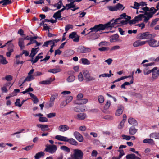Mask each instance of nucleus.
<instances>
[{
    "label": "nucleus",
    "mask_w": 159,
    "mask_h": 159,
    "mask_svg": "<svg viewBox=\"0 0 159 159\" xmlns=\"http://www.w3.org/2000/svg\"><path fill=\"white\" fill-rule=\"evenodd\" d=\"M143 142L144 143H148L151 145H153L155 144L154 141L151 139H145L143 140Z\"/></svg>",
    "instance_id": "nucleus-23"
},
{
    "label": "nucleus",
    "mask_w": 159,
    "mask_h": 159,
    "mask_svg": "<svg viewBox=\"0 0 159 159\" xmlns=\"http://www.w3.org/2000/svg\"><path fill=\"white\" fill-rule=\"evenodd\" d=\"M152 77L154 80L157 79L159 76V70L157 67H156L151 70Z\"/></svg>",
    "instance_id": "nucleus-10"
},
{
    "label": "nucleus",
    "mask_w": 159,
    "mask_h": 159,
    "mask_svg": "<svg viewBox=\"0 0 159 159\" xmlns=\"http://www.w3.org/2000/svg\"><path fill=\"white\" fill-rule=\"evenodd\" d=\"M125 122L124 121H121L118 125V128L120 129H122L124 126Z\"/></svg>",
    "instance_id": "nucleus-52"
},
{
    "label": "nucleus",
    "mask_w": 159,
    "mask_h": 159,
    "mask_svg": "<svg viewBox=\"0 0 159 159\" xmlns=\"http://www.w3.org/2000/svg\"><path fill=\"white\" fill-rule=\"evenodd\" d=\"M56 116V113H51L47 115V116L49 118H52Z\"/></svg>",
    "instance_id": "nucleus-64"
},
{
    "label": "nucleus",
    "mask_w": 159,
    "mask_h": 159,
    "mask_svg": "<svg viewBox=\"0 0 159 159\" xmlns=\"http://www.w3.org/2000/svg\"><path fill=\"white\" fill-rule=\"evenodd\" d=\"M83 97V94L82 93H80L78 94L77 98V100L75 102H77L80 100L82 99V98Z\"/></svg>",
    "instance_id": "nucleus-50"
},
{
    "label": "nucleus",
    "mask_w": 159,
    "mask_h": 159,
    "mask_svg": "<svg viewBox=\"0 0 159 159\" xmlns=\"http://www.w3.org/2000/svg\"><path fill=\"white\" fill-rule=\"evenodd\" d=\"M61 70L60 68H54L49 69L48 72L50 73H52L53 74H55L61 71Z\"/></svg>",
    "instance_id": "nucleus-32"
},
{
    "label": "nucleus",
    "mask_w": 159,
    "mask_h": 159,
    "mask_svg": "<svg viewBox=\"0 0 159 159\" xmlns=\"http://www.w3.org/2000/svg\"><path fill=\"white\" fill-rule=\"evenodd\" d=\"M146 41H141L138 40L134 42L133 44V46L134 47L140 46L145 44Z\"/></svg>",
    "instance_id": "nucleus-17"
},
{
    "label": "nucleus",
    "mask_w": 159,
    "mask_h": 159,
    "mask_svg": "<svg viewBox=\"0 0 159 159\" xmlns=\"http://www.w3.org/2000/svg\"><path fill=\"white\" fill-rule=\"evenodd\" d=\"M123 112V110H116L115 112V115L116 116H119L122 114Z\"/></svg>",
    "instance_id": "nucleus-58"
},
{
    "label": "nucleus",
    "mask_w": 159,
    "mask_h": 159,
    "mask_svg": "<svg viewBox=\"0 0 159 159\" xmlns=\"http://www.w3.org/2000/svg\"><path fill=\"white\" fill-rule=\"evenodd\" d=\"M109 49V48L107 47H103L98 48V50L101 51H108Z\"/></svg>",
    "instance_id": "nucleus-61"
},
{
    "label": "nucleus",
    "mask_w": 159,
    "mask_h": 159,
    "mask_svg": "<svg viewBox=\"0 0 159 159\" xmlns=\"http://www.w3.org/2000/svg\"><path fill=\"white\" fill-rule=\"evenodd\" d=\"M159 20V18H156L155 19H154L152 22L150 26H153L154 25H155L156 24V22L158 21Z\"/></svg>",
    "instance_id": "nucleus-53"
},
{
    "label": "nucleus",
    "mask_w": 159,
    "mask_h": 159,
    "mask_svg": "<svg viewBox=\"0 0 159 159\" xmlns=\"http://www.w3.org/2000/svg\"><path fill=\"white\" fill-rule=\"evenodd\" d=\"M73 99V97L71 96H68L66 99V101L67 103L70 102Z\"/></svg>",
    "instance_id": "nucleus-47"
},
{
    "label": "nucleus",
    "mask_w": 159,
    "mask_h": 159,
    "mask_svg": "<svg viewBox=\"0 0 159 159\" xmlns=\"http://www.w3.org/2000/svg\"><path fill=\"white\" fill-rule=\"evenodd\" d=\"M55 138L57 140L61 141L66 142L67 137L60 135H57L55 136Z\"/></svg>",
    "instance_id": "nucleus-27"
},
{
    "label": "nucleus",
    "mask_w": 159,
    "mask_h": 159,
    "mask_svg": "<svg viewBox=\"0 0 159 159\" xmlns=\"http://www.w3.org/2000/svg\"><path fill=\"white\" fill-rule=\"evenodd\" d=\"M51 79L50 78L49 80H43L40 81L39 82V84L44 85H48L51 84V82L54 80H51Z\"/></svg>",
    "instance_id": "nucleus-36"
},
{
    "label": "nucleus",
    "mask_w": 159,
    "mask_h": 159,
    "mask_svg": "<svg viewBox=\"0 0 159 159\" xmlns=\"http://www.w3.org/2000/svg\"><path fill=\"white\" fill-rule=\"evenodd\" d=\"M33 147V145H29L26 146L25 148H23V149L27 151L30 150L32 149Z\"/></svg>",
    "instance_id": "nucleus-55"
},
{
    "label": "nucleus",
    "mask_w": 159,
    "mask_h": 159,
    "mask_svg": "<svg viewBox=\"0 0 159 159\" xmlns=\"http://www.w3.org/2000/svg\"><path fill=\"white\" fill-rule=\"evenodd\" d=\"M120 48V46L118 45H116L112 47L110 51H112L114 50H116L119 49Z\"/></svg>",
    "instance_id": "nucleus-60"
},
{
    "label": "nucleus",
    "mask_w": 159,
    "mask_h": 159,
    "mask_svg": "<svg viewBox=\"0 0 159 159\" xmlns=\"http://www.w3.org/2000/svg\"><path fill=\"white\" fill-rule=\"evenodd\" d=\"M129 123L133 126H136L138 125L137 121L133 118H129L128 119Z\"/></svg>",
    "instance_id": "nucleus-22"
},
{
    "label": "nucleus",
    "mask_w": 159,
    "mask_h": 159,
    "mask_svg": "<svg viewBox=\"0 0 159 159\" xmlns=\"http://www.w3.org/2000/svg\"><path fill=\"white\" fill-rule=\"evenodd\" d=\"M66 142H68L70 144L74 145H77L78 144L77 142L74 139L72 138L69 139L67 137Z\"/></svg>",
    "instance_id": "nucleus-29"
},
{
    "label": "nucleus",
    "mask_w": 159,
    "mask_h": 159,
    "mask_svg": "<svg viewBox=\"0 0 159 159\" xmlns=\"http://www.w3.org/2000/svg\"><path fill=\"white\" fill-rule=\"evenodd\" d=\"M39 48H32L31 51V53L29 55V57H30L33 58L37 54L38 51H39Z\"/></svg>",
    "instance_id": "nucleus-25"
},
{
    "label": "nucleus",
    "mask_w": 159,
    "mask_h": 159,
    "mask_svg": "<svg viewBox=\"0 0 159 159\" xmlns=\"http://www.w3.org/2000/svg\"><path fill=\"white\" fill-rule=\"evenodd\" d=\"M144 15H147V16H143V18H144V21L146 23H147L149 19L152 18L153 15V14L151 12H145Z\"/></svg>",
    "instance_id": "nucleus-19"
},
{
    "label": "nucleus",
    "mask_w": 159,
    "mask_h": 159,
    "mask_svg": "<svg viewBox=\"0 0 159 159\" xmlns=\"http://www.w3.org/2000/svg\"><path fill=\"white\" fill-rule=\"evenodd\" d=\"M86 117V115L83 112H81L77 115V118L79 120H84Z\"/></svg>",
    "instance_id": "nucleus-28"
},
{
    "label": "nucleus",
    "mask_w": 159,
    "mask_h": 159,
    "mask_svg": "<svg viewBox=\"0 0 159 159\" xmlns=\"http://www.w3.org/2000/svg\"><path fill=\"white\" fill-rule=\"evenodd\" d=\"M74 135L79 141L80 142L83 141L84 139L83 137L79 132L75 131L74 133Z\"/></svg>",
    "instance_id": "nucleus-16"
},
{
    "label": "nucleus",
    "mask_w": 159,
    "mask_h": 159,
    "mask_svg": "<svg viewBox=\"0 0 159 159\" xmlns=\"http://www.w3.org/2000/svg\"><path fill=\"white\" fill-rule=\"evenodd\" d=\"M137 129H136L134 127H130L129 130V134L131 135H134L137 132Z\"/></svg>",
    "instance_id": "nucleus-34"
},
{
    "label": "nucleus",
    "mask_w": 159,
    "mask_h": 159,
    "mask_svg": "<svg viewBox=\"0 0 159 159\" xmlns=\"http://www.w3.org/2000/svg\"><path fill=\"white\" fill-rule=\"evenodd\" d=\"M88 102V100L87 99L84 98L82 99L77 102H75V103L78 104H86Z\"/></svg>",
    "instance_id": "nucleus-33"
},
{
    "label": "nucleus",
    "mask_w": 159,
    "mask_h": 159,
    "mask_svg": "<svg viewBox=\"0 0 159 159\" xmlns=\"http://www.w3.org/2000/svg\"><path fill=\"white\" fill-rule=\"evenodd\" d=\"M75 80V76L72 75L69 76L66 79V81L69 83L73 82Z\"/></svg>",
    "instance_id": "nucleus-37"
},
{
    "label": "nucleus",
    "mask_w": 159,
    "mask_h": 159,
    "mask_svg": "<svg viewBox=\"0 0 159 159\" xmlns=\"http://www.w3.org/2000/svg\"><path fill=\"white\" fill-rule=\"evenodd\" d=\"M122 18H119L114 20H111L110 22L105 24H99L95 25L91 29L92 31H98L103 30H104L113 26L114 25L120 24Z\"/></svg>",
    "instance_id": "nucleus-1"
},
{
    "label": "nucleus",
    "mask_w": 159,
    "mask_h": 159,
    "mask_svg": "<svg viewBox=\"0 0 159 159\" xmlns=\"http://www.w3.org/2000/svg\"><path fill=\"white\" fill-rule=\"evenodd\" d=\"M136 157L134 154H131L127 155L126 157L127 159H135L136 158Z\"/></svg>",
    "instance_id": "nucleus-44"
},
{
    "label": "nucleus",
    "mask_w": 159,
    "mask_h": 159,
    "mask_svg": "<svg viewBox=\"0 0 159 159\" xmlns=\"http://www.w3.org/2000/svg\"><path fill=\"white\" fill-rule=\"evenodd\" d=\"M124 7L123 5L120 3H118L115 6H109L107 7V8L110 11L112 12L120 10H123L124 9Z\"/></svg>",
    "instance_id": "nucleus-5"
},
{
    "label": "nucleus",
    "mask_w": 159,
    "mask_h": 159,
    "mask_svg": "<svg viewBox=\"0 0 159 159\" xmlns=\"http://www.w3.org/2000/svg\"><path fill=\"white\" fill-rule=\"evenodd\" d=\"M58 96V94L57 93L54 94L51 96L50 100V102H51L49 105L50 107H52L53 106V102L55 99L57 98Z\"/></svg>",
    "instance_id": "nucleus-20"
},
{
    "label": "nucleus",
    "mask_w": 159,
    "mask_h": 159,
    "mask_svg": "<svg viewBox=\"0 0 159 159\" xmlns=\"http://www.w3.org/2000/svg\"><path fill=\"white\" fill-rule=\"evenodd\" d=\"M140 6V3H138L135 1L134 2V6H131L130 7L138 10L139 8L138 7Z\"/></svg>",
    "instance_id": "nucleus-46"
},
{
    "label": "nucleus",
    "mask_w": 159,
    "mask_h": 159,
    "mask_svg": "<svg viewBox=\"0 0 159 159\" xmlns=\"http://www.w3.org/2000/svg\"><path fill=\"white\" fill-rule=\"evenodd\" d=\"M36 126L40 128L42 131L48 130L47 129L48 128V126L47 125L38 124Z\"/></svg>",
    "instance_id": "nucleus-26"
},
{
    "label": "nucleus",
    "mask_w": 159,
    "mask_h": 159,
    "mask_svg": "<svg viewBox=\"0 0 159 159\" xmlns=\"http://www.w3.org/2000/svg\"><path fill=\"white\" fill-rule=\"evenodd\" d=\"M0 56L1 57L0 59V63L2 64H6L8 62L5 57L1 55H0Z\"/></svg>",
    "instance_id": "nucleus-35"
},
{
    "label": "nucleus",
    "mask_w": 159,
    "mask_h": 159,
    "mask_svg": "<svg viewBox=\"0 0 159 159\" xmlns=\"http://www.w3.org/2000/svg\"><path fill=\"white\" fill-rule=\"evenodd\" d=\"M80 36L78 35H76V36L74 38V39H73V41L76 42H78L80 40Z\"/></svg>",
    "instance_id": "nucleus-62"
},
{
    "label": "nucleus",
    "mask_w": 159,
    "mask_h": 159,
    "mask_svg": "<svg viewBox=\"0 0 159 159\" xmlns=\"http://www.w3.org/2000/svg\"><path fill=\"white\" fill-rule=\"evenodd\" d=\"M34 116H39L38 120L40 122H44L48 121V119L45 117L43 116V115L41 113L34 114Z\"/></svg>",
    "instance_id": "nucleus-13"
},
{
    "label": "nucleus",
    "mask_w": 159,
    "mask_h": 159,
    "mask_svg": "<svg viewBox=\"0 0 159 159\" xmlns=\"http://www.w3.org/2000/svg\"><path fill=\"white\" fill-rule=\"evenodd\" d=\"M18 45L21 49L24 48V39L22 38H20L18 39Z\"/></svg>",
    "instance_id": "nucleus-30"
},
{
    "label": "nucleus",
    "mask_w": 159,
    "mask_h": 159,
    "mask_svg": "<svg viewBox=\"0 0 159 159\" xmlns=\"http://www.w3.org/2000/svg\"><path fill=\"white\" fill-rule=\"evenodd\" d=\"M143 73L145 75L149 74L151 73V70H149V67H145L143 69Z\"/></svg>",
    "instance_id": "nucleus-42"
},
{
    "label": "nucleus",
    "mask_w": 159,
    "mask_h": 159,
    "mask_svg": "<svg viewBox=\"0 0 159 159\" xmlns=\"http://www.w3.org/2000/svg\"><path fill=\"white\" fill-rule=\"evenodd\" d=\"M52 5L54 7H56L57 9H60L62 7V6L63 5V3L61 1H60L57 3Z\"/></svg>",
    "instance_id": "nucleus-41"
},
{
    "label": "nucleus",
    "mask_w": 159,
    "mask_h": 159,
    "mask_svg": "<svg viewBox=\"0 0 159 159\" xmlns=\"http://www.w3.org/2000/svg\"><path fill=\"white\" fill-rule=\"evenodd\" d=\"M148 43L149 45L152 47H156L159 46V41L153 38L150 39L149 40L146 41Z\"/></svg>",
    "instance_id": "nucleus-7"
},
{
    "label": "nucleus",
    "mask_w": 159,
    "mask_h": 159,
    "mask_svg": "<svg viewBox=\"0 0 159 159\" xmlns=\"http://www.w3.org/2000/svg\"><path fill=\"white\" fill-rule=\"evenodd\" d=\"M70 128L69 126L66 125H60L58 128V130L61 132H64L69 130Z\"/></svg>",
    "instance_id": "nucleus-18"
},
{
    "label": "nucleus",
    "mask_w": 159,
    "mask_h": 159,
    "mask_svg": "<svg viewBox=\"0 0 159 159\" xmlns=\"http://www.w3.org/2000/svg\"><path fill=\"white\" fill-rule=\"evenodd\" d=\"M0 2L1 4H2V5L3 6L10 4L12 3L11 0H3L0 1Z\"/></svg>",
    "instance_id": "nucleus-39"
},
{
    "label": "nucleus",
    "mask_w": 159,
    "mask_h": 159,
    "mask_svg": "<svg viewBox=\"0 0 159 159\" xmlns=\"http://www.w3.org/2000/svg\"><path fill=\"white\" fill-rule=\"evenodd\" d=\"M98 154L97 151L96 150H93L92 151L91 155L92 157H96Z\"/></svg>",
    "instance_id": "nucleus-63"
},
{
    "label": "nucleus",
    "mask_w": 159,
    "mask_h": 159,
    "mask_svg": "<svg viewBox=\"0 0 159 159\" xmlns=\"http://www.w3.org/2000/svg\"><path fill=\"white\" fill-rule=\"evenodd\" d=\"M143 17V15L139 14L135 16L133 19L130 20L129 22L131 24H135L136 22L141 21Z\"/></svg>",
    "instance_id": "nucleus-11"
},
{
    "label": "nucleus",
    "mask_w": 159,
    "mask_h": 159,
    "mask_svg": "<svg viewBox=\"0 0 159 159\" xmlns=\"http://www.w3.org/2000/svg\"><path fill=\"white\" fill-rule=\"evenodd\" d=\"M61 149L67 152H69L70 151V150L69 148L65 146H62L61 147Z\"/></svg>",
    "instance_id": "nucleus-51"
},
{
    "label": "nucleus",
    "mask_w": 159,
    "mask_h": 159,
    "mask_svg": "<svg viewBox=\"0 0 159 159\" xmlns=\"http://www.w3.org/2000/svg\"><path fill=\"white\" fill-rule=\"evenodd\" d=\"M82 62L84 64H89L90 63L89 61L86 58H82L81 59Z\"/></svg>",
    "instance_id": "nucleus-49"
},
{
    "label": "nucleus",
    "mask_w": 159,
    "mask_h": 159,
    "mask_svg": "<svg viewBox=\"0 0 159 159\" xmlns=\"http://www.w3.org/2000/svg\"><path fill=\"white\" fill-rule=\"evenodd\" d=\"M83 72L85 78V80L87 81H91L95 80V78L94 77L90 76L89 72L88 70H84L83 71Z\"/></svg>",
    "instance_id": "nucleus-8"
},
{
    "label": "nucleus",
    "mask_w": 159,
    "mask_h": 159,
    "mask_svg": "<svg viewBox=\"0 0 159 159\" xmlns=\"http://www.w3.org/2000/svg\"><path fill=\"white\" fill-rule=\"evenodd\" d=\"M149 136L151 138H154L156 139H159V132L152 133L150 134Z\"/></svg>",
    "instance_id": "nucleus-24"
},
{
    "label": "nucleus",
    "mask_w": 159,
    "mask_h": 159,
    "mask_svg": "<svg viewBox=\"0 0 159 159\" xmlns=\"http://www.w3.org/2000/svg\"><path fill=\"white\" fill-rule=\"evenodd\" d=\"M98 99L99 102L100 103H103L104 101V97L102 95H99L98 96Z\"/></svg>",
    "instance_id": "nucleus-45"
},
{
    "label": "nucleus",
    "mask_w": 159,
    "mask_h": 159,
    "mask_svg": "<svg viewBox=\"0 0 159 159\" xmlns=\"http://www.w3.org/2000/svg\"><path fill=\"white\" fill-rule=\"evenodd\" d=\"M14 45L13 44L11 43L9 46L7 48L8 52H9L11 54L12 52L14 51Z\"/></svg>",
    "instance_id": "nucleus-40"
},
{
    "label": "nucleus",
    "mask_w": 159,
    "mask_h": 159,
    "mask_svg": "<svg viewBox=\"0 0 159 159\" xmlns=\"http://www.w3.org/2000/svg\"><path fill=\"white\" fill-rule=\"evenodd\" d=\"M34 70V69H32L28 73V75L25 79L24 82L21 84V86L23 84L25 81H30L34 79V76H38L41 75H43V73L39 71L35 72L33 75H32L33 73Z\"/></svg>",
    "instance_id": "nucleus-2"
},
{
    "label": "nucleus",
    "mask_w": 159,
    "mask_h": 159,
    "mask_svg": "<svg viewBox=\"0 0 159 159\" xmlns=\"http://www.w3.org/2000/svg\"><path fill=\"white\" fill-rule=\"evenodd\" d=\"M118 38V35L117 34H115L112 36V38L110 40V42H116Z\"/></svg>",
    "instance_id": "nucleus-43"
},
{
    "label": "nucleus",
    "mask_w": 159,
    "mask_h": 159,
    "mask_svg": "<svg viewBox=\"0 0 159 159\" xmlns=\"http://www.w3.org/2000/svg\"><path fill=\"white\" fill-rule=\"evenodd\" d=\"M122 137L123 139H125L127 140H129L131 139L130 136L124 134L122 135Z\"/></svg>",
    "instance_id": "nucleus-57"
},
{
    "label": "nucleus",
    "mask_w": 159,
    "mask_h": 159,
    "mask_svg": "<svg viewBox=\"0 0 159 159\" xmlns=\"http://www.w3.org/2000/svg\"><path fill=\"white\" fill-rule=\"evenodd\" d=\"M156 36L154 34H150L148 32L142 33L137 35V38L140 39H148L154 38Z\"/></svg>",
    "instance_id": "nucleus-3"
},
{
    "label": "nucleus",
    "mask_w": 159,
    "mask_h": 159,
    "mask_svg": "<svg viewBox=\"0 0 159 159\" xmlns=\"http://www.w3.org/2000/svg\"><path fill=\"white\" fill-rule=\"evenodd\" d=\"M77 35V34L76 32H73L69 35V38L73 39Z\"/></svg>",
    "instance_id": "nucleus-54"
},
{
    "label": "nucleus",
    "mask_w": 159,
    "mask_h": 159,
    "mask_svg": "<svg viewBox=\"0 0 159 159\" xmlns=\"http://www.w3.org/2000/svg\"><path fill=\"white\" fill-rule=\"evenodd\" d=\"M63 8L58 11L57 12L55 13L53 16V17L56 19L60 18L61 17V12L63 11L64 10H66L65 7L64 6H63Z\"/></svg>",
    "instance_id": "nucleus-14"
},
{
    "label": "nucleus",
    "mask_w": 159,
    "mask_h": 159,
    "mask_svg": "<svg viewBox=\"0 0 159 159\" xmlns=\"http://www.w3.org/2000/svg\"><path fill=\"white\" fill-rule=\"evenodd\" d=\"M75 6V5L74 4V3H73V2L71 3H70L69 4H66L65 7L66 9L68 10L70 8H73Z\"/></svg>",
    "instance_id": "nucleus-38"
},
{
    "label": "nucleus",
    "mask_w": 159,
    "mask_h": 159,
    "mask_svg": "<svg viewBox=\"0 0 159 159\" xmlns=\"http://www.w3.org/2000/svg\"><path fill=\"white\" fill-rule=\"evenodd\" d=\"M134 72L132 73V75L131 76H129V77H130L131 80L130 82H125L121 86V88H122L125 89V86L126 85H129L133 83L134 82V77H133Z\"/></svg>",
    "instance_id": "nucleus-15"
},
{
    "label": "nucleus",
    "mask_w": 159,
    "mask_h": 159,
    "mask_svg": "<svg viewBox=\"0 0 159 159\" xmlns=\"http://www.w3.org/2000/svg\"><path fill=\"white\" fill-rule=\"evenodd\" d=\"M92 28H90V30H91V31L89 33V35L87 36L88 39L91 40L96 39L98 38H99L100 36L99 35L98 33H95L93 34L91 33L92 32H98L92 31V30L91 29Z\"/></svg>",
    "instance_id": "nucleus-9"
},
{
    "label": "nucleus",
    "mask_w": 159,
    "mask_h": 159,
    "mask_svg": "<svg viewBox=\"0 0 159 159\" xmlns=\"http://www.w3.org/2000/svg\"><path fill=\"white\" fill-rule=\"evenodd\" d=\"M91 50L90 48H85L83 46H80L78 48L77 51L80 53H84L90 52Z\"/></svg>",
    "instance_id": "nucleus-12"
},
{
    "label": "nucleus",
    "mask_w": 159,
    "mask_h": 159,
    "mask_svg": "<svg viewBox=\"0 0 159 159\" xmlns=\"http://www.w3.org/2000/svg\"><path fill=\"white\" fill-rule=\"evenodd\" d=\"M45 151L51 154L54 153L57 149V146L55 145H47Z\"/></svg>",
    "instance_id": "nucleus-6"
},
{
    "label": "nucleus",
    "mask_w": 159,
    "mask_h": 159,
    "mask_svg": "<svg viewBox=\"0 0 159 159\" xmlns=\"http://www.w3.org/2000/svg\"><path fill=\"white\" fill-rule=\"evenodd\" d=\"M71 156L73 159H83V153L81 150L74 149L73 150V153Z\"/></svg>",
    "instance_id": "nucleus-4"
},
{
    "label": "nucleus",
    "mask_w": 159,
    "mask_h": 159,
    "mask_svg": "<svg viewBox=\"0 0 159 159\" xmlns=\"http://www.w3.org/2000/svg\"><path fill=\"white\" fill-rule=\"evenodd\" d=\"M45 155L44 152L43 151H40L36 153L34 157L35 159H39L42 157H43Z\"/></svg>",
    "instance_id": "nucleus-21"
},
{
    "label": "nucleus",
    "mask_w": 159,
    "mask_h": 159,
    "mask_svg": "<svg viewBox=\"0 0 159 159\" xmlns=\"http://www.w3.org/2000/svg\"><path fill=\"white\" fill-rule=\"evenodd\" d=\"M79 80L80 82H82L84 80V77L83 74L82 72H80L78 75V76Z\"/></svg>",
    "instance_id": "nucleus-48"
},
{
    "label": "nucleus",
    "mask_w": 159,
    "mask_h": 159,
    "mask_svg": "<svg viewBox=\"0 0 159 159\" xmlns=\"http://www.w3.org/2000/svg\"><path fill=\"white\" fill-rule=\"evenodd\" d=\"M111 76V75L109 74H107V73H104L102 74H101L99 75V78L101 77H110Z\"/></svg>",
    "instance_id": "nucleus-56"
},
{
    "label": "nucleus",
    "mask_w": 159,
    "mask_h": 159,
    "mask_svg": "<svg viewBox=\"0 0 159 159\" xmlns=\"http://www.w3.org/2000/svg\"><path fill=\"white\" fill-rule=\"evenodd\" d=\"M118 151L120 153V154L118 156L121 158L122 157L125 155V153L124 152V151L122 149H120L118 150Z\"/></svg>",
    "instance_id": "nucleus-59"
},
{
    "label": "nucleus",
    "mask_w": 159,
    "mask_h": 159,
    "mask_svg": "<svg viewBox=\"0 0 159 159\" xmlns=\"http://www.w3.org/2000/svg\"><path fill=\"white\" fill-rule=\"evenodd\" d=\"M29 94L30 95V96L33 98V100L34 103L36 104L38 102L39 100L34 95L31 93H29Z\"/></svg>",
    "instance_id": "nucleus-31"
}]
</instances>
